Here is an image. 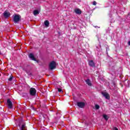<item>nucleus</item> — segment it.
I'll return each instance as SVG.
<instances>
[{"label": "nucleus", "instance_id": "obj_8", "mask_svg": "<svg viewBox=\"0 0 130 130\" xmlns=\"http://www.w3.org/2000/svg\"><path fill=\"white\" fill-rule=\"evenodd\" d=\"M77 106L80 107V108H84L85 107V103L84 102H77Z\"/></svg>", "mask_w": 130, "mask_h": 130}, {"label": "nucleus", "instance_id": "obj_17", "mask_svg": "<svg viewBox=\"0 0 130 130\" xmlns=\"http://www.w3.org/2000/svg\"><path fill=\"white\" fill-rule=\"evenodd\" d=\"M13 76H11L9 78L8 81H9V82H12V81H13Z\"/></svg>", "mask_w": 130, "mask_h": 130}, {"label": "nucleus", "instance_id": "obj_15", "mask_svg": "<svg viewBox=\"0 0 130 130\" xmlns=\"http://www.w3.org/2000/svg\"><path fill=\"white\" fill-rule=\"evenodd\" d=\"M26 72L27 73L28 76H32V73L30 71L26 70Z\"/></svg>", "mask_w": 130, "mask_h": 130}, {"label": "nucleus", "instance_id": "obj_19", "mask_svg": "<svg viewBox=\"0 0 130 130\" xmlns=\"http://www.w3.org/2000/svg\"><path fill=\"white\" fill-rule=\"evenodd\" d=\"M57 89L58 90V92H62V89L59 88H57Z\"/></svg>", "mask_w": 130, "mask_h": 130}, {"label": "nucleus", "instance_id": "obj_23", "mask_svg": "<svg viewBox=\"0 0 130 130\" xmlns=\"http://www.w3.org/2000/svg\"><path fill=\"white\" fill-rule=\"evenodd\" d=\"M128 45L130 46V41L128 42Z\"/></svg>", "mask_w": 130, "mask_h": 130}, {"label": "nucleus", "instance_id": "obj_18", "mask_svg": "<svg viewBox=\"0 0 130 130\" xmlns=\"http://www.w3.org/2000/svg\"><path fill=\"white\" fill-rule=\"evenodd\" d=\"M95 109H96L97 110L99 109V108H100V106L98 105H95Z\"/></svg>", "mask_w": 130, "mask_h": 130}, {"label": "nucleus", "instance_id": "obj_25", "mask_svg": "<svg viewBox=\"0 0 130 130\" xmlns=\"http://www.w3.org/2000/svg\"><path fill=\"white\" fill-rule=\"evenodd\" d=\"M44 107H46V105H44Z\"/></svg>", "mask_w": 130, "mask_h": 130}, {"label": "nucleus", "instance_id": "obj_6", "mask_svg": "<svg viewBox=\"0 0 130 130\" xmlns=\"http://www.w3.org/2000/svg\"><path fill=\"white\" fill-rule=\"evenodd\" d=\"M3 15L5 18H9L11 16V13L8 10H6L3 13Z\"/></svg>", "mask_w": 130, "mask_h": 130}, {"label": "nucleus", "instance_id": "obj_9", "mask_svg": "<svg viewBox=\"0 0 130 130\" xmlns=\"http://www.w3.org/2000/svg\"><path fill=\"white\" fill-rule=\"evenodd\" d=\"M28 56L29 58H30V59H32V60H35V61H36V58H35V57L34 56V55L32 53H30Z\"/></svg>", "mask_w": 130, "mask_h": 130}, {"label": "nucleus", "instance_id": "obj_14", "mask_svg": "<svg viewBox=\"0 0 130 130\" xmlns=\"http://www.w3.org/2000/svg\"><path fill=\"white\" fill-rule=\"evenodd\" d=\"M39 14V11L37 10L34 11V16H37V15Z\"/></svg>", "mask_w": 130, "mask_h": 130}, {"label": "nucleus", "instance_id": "obj_26", "mask_svg": "<svg viewBox=\"0 0 130 130\" xmlns=\"http://www.w3.org/2000/svg\"><path fill=\"white\" fill-rule=\"evenodd\" d=\"M0 109H2V107H0Z\"/></svg>", "mask_w": 130, "mask_h": 130}, {"label": "nucleus", "instance_id": "obj_3", "mask_svg": "<svg viewBox=\"0 0 130 130\" xmlns=\"http://www.w3.org/2000/svg\"><path fill=\"white\" fill-rule=\"evenodd\" d=\"M49 69L51 70V71H52V70H54V69H56V63L54 61H52L50 64H49Z\"/></svg>", "mask_w": 130, "mask_h": 130}, {"label": "nucleus", "instance_id": "obj_5", "mask_svg": "<svg viewBox=\"0 0 130 130\" xmlns=\"http://www.w3.org/2000/svg\"><path fill=\"white\" fill-rule=\"evenodd\" d=\"M102 94L105 98L107 99V100H109L110 99V96H109V94L106 92H102Z\"/></svg>", "mask_w": 130, "mask_h": 130}, {"label": "nucleus", "instance_id": "obj_2", "mask_svg": "<svg viewBox=\"0 0 130 130\" xmlns=\"http://www.w3.org/2000/svg\"><path fill=\"white\" fill-rule=\"evenodd\" d=\"M21 20V16L19 15H15L13 16V22H14L15 24H17V23H19Z\"/></svg>", "mask_w": 130, "mask_h": 130}, {"label": "nucleus", "instance_id": "obj_12", "mask_svg": "<svg viewBox=\"0 0 130 130\" xmlns=\"http://www.w3.org/2000/svg\"><path fill=\"white\" fill-rule=\"evenodd\" d=\"M87 85L89 86L90 87H92V83H91V81H90V79H88L85 81Z\"/></svg>", "mask_w": 130, "mask_h": 130}, {"label": "nucleus", "instance_id": "obj_16", "mask_svg": "<svg viewBox=\"0 0 130 130\" xmlns=\"http://www.w3.org/2000/svg\"><path fill=\"white\" fill-rule=\"evenodd\" d=\"M103 117L106 120H108V116L107 115H104Z\"/></svg>", "mask_w": 130, "mask_h": 130}, {"label": "nucleus", "instance_id": "obj_1", "mask_svg": "<svg viewBox=\"0 0 130 130\" xmlns=\"http://www.w3.org/2000/svg\"><path fill=\"white\" fill-rule=\"evenodd\" d=\"M18 126L20 127V130H27V127L26 126V123L24 122L23 119L19 120Z\"/></svg>", "mask_w": 130, "mask_h": 130}, {"label": "nucleus", "instance_id": "obj_20", "mask_svg": "<svg viewBox=\"0 0 130 130\" xmlns=\"http://www.w3.org/2000/svg\"><path fill=\"white\" fill-rule=\"evenodd\" d=\"M92 4L93 6H96V5H97V3L95 1H94Z\"/></svg>", "mask_w": 130, "mask_h": 130}, {"label": "nucleus", "instance_id": "obj_10", "mask_svg": "<svg viewBox=\"0 0 130 130\" xmlns=\"http://www.w3.org/2000/svg\"><path fill=\"white\" fill-rule=\"evenodd\" d=\"M89 65L90 66V67H92V68H94V67H95V63H94L93 60H91L89 61Z\"/></svg>", "mask_w": 130, "mask_h": 130}, {"label": "nucleus", "instance_id": "obj_13", "mask_svg": "<svg viewBox=\"0 0 130 130\" xmlns=\"http://www.w3.org/2000/svg\"><path fill=\"white\" fill-rule=\"evenodd\" d=\"M44 25L46 27H49V21L48 20H46L44 21Z\"/></svg>", "mask_w": 130, "mask_h": 130}, {"label": "nucleus", "instance_id": "obj_7", "mask_svg": "<svg viewBox=\"0 0 130 130\" xmlns=\"http://www.w3.org/2000/svg\"><path fill=\"white\" fill-rule=\"evenodd\" d=\"M7 104L8 106V108H9L10 109H12V108H13V103H12L11 100H7Z\"/></svg>", "mask_w": 130, "mask_h": 130}, {"label": "nucleus", "instance_id": "obj_21", "mask_svg": "<svg viewBox=\"0 0 130 130\" xmlns=\"http://www.w3.org/2000/svg\"><path fill=\"white\" fill-rule=\"evenodd\" d=\"M42 116L44 118H46V115H45V114H43L42 115Z\"/></svg>", "mask_w": 130, "mask_h": 130}, {"label": "nucleus", "instance_id": "obj_24", "mask_svg": "<svg viewBox=\"0 0 130 130\" xmlns=\"http://www.w3.org/2000/svg\"><path fill=\"white\" fill-rule=\"evenodd\" d=\"M106 50H107H107H109V48L107 47L106 48Z\"/></svg>", "mask_w": 130, "mask_h": 130}, {"label": "nucleus", "instance_id": "obj_4", "mask_svg": "<svg viewBox=\"0 0 130 130\" xmlns=\"http://www.w3.org/2000/svg\"><path fill=\"white\" fill-rule=\"evenodd\" d=\"M29 94L31 96H35L36 95V89L34 88H30Z\"/></svg>", "mask_w": 130, "mask_h": 130}, {"label": "nucleus", "instance_id": "obj_11", "mask_svg": "<svg viewBox=\"0 0 130 130\" xmlns=\"http://www.w3.org/2000/svg\"><path fill=\"white\" fill-rule=\"evenodd\" d=\"M75 12L76 14H77V15H81L82 14V11L79 9H75Z\"/></svg>", "mask_w": 130, "mask_h": 130}, {"label": "nucleus", "instance_id": "obj_22", "mask_svg": "<svg viewBox=\"0 0 130 130\" xmlns=\"http://www.w3.org/2000/svg\"><path fill=\"white\" fill-rule=\"evenodd\" d=\"M114 130H118V128H117L116 127H114Z\"/></svg>", "mask_w": 130, "mask_h": 130}]
</instances>
